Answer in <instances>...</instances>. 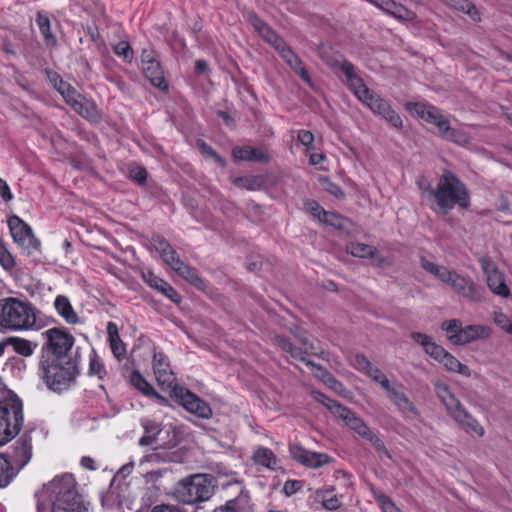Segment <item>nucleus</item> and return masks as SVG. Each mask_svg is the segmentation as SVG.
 I'll list each match as a JSON object with an SVG mask.
<instances>
[{
    "instance_id": "nucleus-1",
    "label": "nucleus",
    "mask_w": 512,
    "mask_h": 512,
    "mask_svg": "<svg viewBox=\"0 0 512 512\" xmlns=\"http://www.w3.org/2000/svg\"><path fill=\"white\" fill-rule=\"evenodd\" d=\"M37 512H85L76 490L73 475L65 473L53 478L36 493Z\"/></svg>"
},
{
    "instance_id": "nucleus-2",
    "label": "nucleus",
    "mask_w": 512,
    "mask_h": 512,
    "mask_svg": "<svg viewBox=\"0 0 512 512\" xmlns=\"http://www.w3.org/2000/svg\"><path fill=\"white\" fill-rule=\"evenodd\" d=\"M421 195L431 202L432 210L442 215H446L456 205L461 208H468L470 205L465 185L450 171L442 174L435 188H423Z\"/></svg>"
},
{
    "instance_id": "nucleus-3",
    "label": "nucleus",
    "mask_w": 512,
    "mask_h": 512,
    "mask_svg": "<svg viewBox=\"0 0 512 512\" xmlns=\"http://www.w3.org/2000/svg\"><path fill=\"white\" fill-rule=\"evenodd\" d=\"M342 71L346 76L348 87L355 94V96L366 105L374 114L380 115L391 126L395 128H402L403 122L400 115L391 107V105L381 98L374 91L370 90L354 73V68L351 64L345 63L342 66Z\"/></svg>"
},
{
    "instance_id": "nucleus-4",
    "label": "nucleus",
    "mask_w": 512,
    "mask_h": 512,
    "mask_svg": "<svg viewBox=\"0 0 512 512\" xmlns=\"http://www.w3.org/2000/svg\"><path fill=\"white\" fill-rule=\"evenodd\" d=\"M405 108L413 116L434 125L441 138L461 146L469 144V136L462 130L452 128L448 117L437 107L424 102H407Z\"/></svg>"
},
{
    "instance_id": "nucleus-5",
    "label": "nucleus",
    "mask_w": 512,
    "mask_h": 512,
    "mask_svg": "<svg viewBox=\"0 0 512 512\" xmlns=\"http://www.w3.org/2000/svg\"><path fill=\"white\" fill-rule=\"evenodd\" d=\"M40 377L53 391L70 387L78 374V368L70 357L42 356L39 364Z\"/></svg>"
},
{
    "instance_id": "nucleus-6",
    "label": "nucleus",
    "mask_w": 512,
    "mask_h": 512,
    "mask_svg": "<svg viewBox=\"0 0 512 512\" xmlns=\"http://www.w3.org/2000/svg\"><path fill=\"white\" fill-rule=\"evenodd\" d=\"M36 327V311L31 303L14 297L0 299V328L11 331Z\"/></svg>"
},
{
    "instance_id": "nucleus-7",
    "label": "nucleus",
    "mask_w": 512,
    "mask_h": 512,
    "mask_svg": "<svg viewBox=\"0 0 512 512\" xmlns=\"http://www.w3.org/2000/svg\"><path fill=\"white\" fill-rule=\"evenodd\" d=\"M436 396L445 406L448 415L460 425L466 433H474L479 437L485 434L484 427L461 404L451 391L448 384L439 380L433 382Z\"/></svg>"
},
{
    "instance_id": "nucleus-8",
    "label": "nucleus",
    "mask_w": 512,
    "mask_h": 512,
    "mask_svg": "<svg viewBox=\"0 0 512 512\" xmlns=\"http://www.w3.org/2000/svg\"><path fill=\"white\" fill-rule=\"evenodd\" d=\"M311 395L317 402L324 405L335 417L342 419L351 430L369 441L377 451L387 453L383 441L380 440L355 413L318 391H312Z\"/></svg>"
},
{
    "instance_id": "nucleus-9",
    "label": "nucleus",
    "mask_w": 512,
    "mask_h": 512,
    "mask_svg": "<svg viewBox=\"0 0 512 512\" xmlns=\"http://www.w3.org/2000/svg\"><path fill=\"white\" fill-rule=\"evenodd\" d=\"M23 404L16 395L0 401V446L10 442L22 429Z\"/></svg>"
},
{
    "instance_id": "nucleus-10",
    "label": "nucleus",
    "mask_w": 512,
    "mask_h": 512,
    "mask_svg": "<svg viewBox=\"0 0 512 512\" xmlns=\"http://www.w3.org/2000/svg\"><path fill=\"white\" fill-rule=\"evenodd\" d=\"M249 21L254 29L263 37V39L271 44L284 59V61L307 83L311 82L308 72L303 67L298 56L286 45V43L267 26L255 14H249Z\"/></svg>"
},
{
    "instance_id": "nucleus-11",
    "label": "nucleus",
    "mask_w": 512,
    "mask_h": 512,
    "mask_svg": "<svg viewBox=\"0 0 512 512\" xmlns=\"http://www.w3.org/2000/svg\"><path fill=\"white\" fill-rule=\"evenodd\" d=\"M411 338L420 345L426 354L440 363L448 372L456 373L465 377L471 376L470 368L462 364L455 356L438 345L431 336L420 333H411Z\"/></svg>"
},
{
    "instance_id": "nucleus-12",
    "label": "nucleus",
    "mask_w": 512,
    "mask_h": 512,
    "mask_svg": "<svg viewBox=\"0 0 512 512\" xmlns=\"http://www.w3.org/2000/svg\"><path fill=\"white\" fill-rule=\"evenodd\" d=\"M213 495L212 478L196 474L178 482L175 489V496L178 501L184 504L203 502Z\"/></svg>"
},
{
    "instance_id": "nucleus-13",
    "label": "nucleus",
    "mask_w": 512,
    "mask_h": 512,
    "mask_svg": "<svg viewBox=\"0 0 512 512\" xmlns=\"http://www.w3.org/2000/svg\"><path fill=\"white\" fill-rule=\"evenodd\" d=\"M55 89L61 94L65 102L80 116L91 121L98 122L101 116L93 101L86 99L69 83L63 81L58 75L50 78Z\"/></svg>"
},
{
    "instance_id": "nucleus-14",
    "label": "nucleus",
    "mask_w": 512,
    "mask_h": 512,
    "mask_svg": "<svg viewBox=\"0 0 512 512\" xmlns=\"http://www.w3.org/2000/svg\"><path fill=\"white\" fill-rule=\"evenodd\" d=\"M144 436L139 439L141 446L155 445L157 448H171L177 443V433L172 426L161 428L158 423L150 419L142 420Z\"/></svg>"
},
{
    "instance_id": "nucleus-15",
    "label": "nucleus",
    "mask_w": 512,
    "mask_h": 512,
    "mask_svg": "<svg viewBox=\"0 0 512 512\" xmlns=\"http://www.w3.org/2000/svg\"><path fill=\"white\" fill-rule=\"evenodd\" d=\"M8 227L13 241L30 255L40 248V241L36 238L32 228L20 217L13 215L8 218Z\"/></svg>"
},
{
    "instance_id": "nucleus-16",
    "label": "nucleus",
    "mask_w": 512,
    "mask_h": 512,
    "mask_svg": "<svg viewBox=\"0 0 512 512\" xmlns=\"http://www.w3.org/2000/svg\"><path fill=\"white\" fill-rule=\"evenodd\" d=\"M479 263L491 293L504 299L511 297V290L506 283V277L492 259L489 256H482L479 258Z\"/></svg>"
},
{
    "instance_id": "nucleus-17",
    "label": "nucleus",
    "mask_w": 512,
    "mask_h": 512,
    "mask_svg": "<svg viewBox=\"0 0 512 512\" xmlns=\"http://www.w3.org/2000/svg\"><path fill=\"white\" fill-rule=\"evenodd\" d=\"M46 339L47 352L43 356L69 357L67 352L72 348L74 338L60 328H51L42 334Z\"/></svg>"
},
{
    "instance_id": "nucleus-18",
    "label": "nucleus",
    "mask_w": 512,
    "mask_h": 512,
    "mask_svg": "<svg viewBox=\"0 0 512 512\" xmlns=\"http://www.w3.org/2000/svg\"><path fill=\"white\" fill-rule=\"evenodd\" d=\"M173 394L181 406L196 416L208 419L212 416L210 406L198 396L183 387H174Z\"/></svg>"
},
{
    "instance_id": "nucleus-19",
    "label": "nucleus",
    "mask_w": 512,
    "mask_h": 512,
    "mask_svg": "<svg viewBox=\"0 0 512 512\" xmlns=\"http://www.w3.org/2000/svg\"><path fill=\"white\" fill-rule=\"evenodd\" d=\"M420 266L441 283L449 286L454 292H456L459 282L463 281V275L448 269L444 265L434 263L425 257L420 259Z\"/></svg>"
},
{
    "instance_id": "nucleus-20",
    "label": "nucleus",
    "mask_w": 512,
    "mask_h": 512,
    "mask_svg": "<svg viewBox=\"0 0 512 512\" xmlns=\"http://www.w3.org/2000/svg\"><path fill=\"white\" fill-rule=\"evenodd\" d=\"M32 458V439L29 435H23L13 445L9 463L11 470L17 472L23 469Z\"/></svg>"
},
{
    "instance_id": "nucleus-21",
    "label": "nucleus",
    "mask_w": 512,
    "mask_h": 512,
    "mask_svg": "<svg viewBox=\"0 0 512 512\" xmlns=\"http://www.w3.org/2000/svg\"><path fill=\"white\" fill-rule=\"evenodd\" d=\"M142 69L150 83L162 90H166L168 85L164 79L163 71L159 62L154 58L151 51H143L141 55Z\"/></svg>"
},
{
    "instance_id": "nucleus-22",
    "label": "nucleus",
    "mask_w": 512,
    "mask_h": 512,
    "mask_svg": "<svg viewBox=\"0 0 512 512\" xmlns=\"http://www.w3.org/2000/svg\"><path fill=\"white\" fill-rule=\"evenodd\" d=\"M289 452L293 459L310 468H319L331 461L328 455L305 450L299 445H291Z\"/></svg>"
},
{
    "instance_id": "nucleus-23",
    "label": "nucleus",
    "mask_w": 512,
    "mask_h": 512,
    "mask_svg": "<svg viewBox=\"0 0 512 512\" xmlns=\"http://www.w3.org/2000/svg\"><path fill=\"white\" fill-rule=\"evenodd\" d=\"M152 365L158 385L164 388H171L175 378L170 369L166 355L162 352H155L153 355Z\"/></svg>"
},
{
    "instance_id": "nucleus-24",
    "label": "nucleus",
    "mask_w": 512,
    "mask_h": 512,
    "mask_svg": "<svg viewBox=\"0 0 512 512\" xmlns=\"http://www.w3.org/2000/svg\"><path fill=\"white\" fill-rule=\"evenodd\" d=\"M388 393L389 400L404 414L415 415L417 409L413 403L408 399L403 391V388L399 384H389V388L385 389Z\"/></svg>"
},
{
    "instance_id": "nucleus-25",
    "label": "nucleus",
    "mask_w": 512,
    "mask_h": 512,
    "mask_svg": "<svg viewBox=\"0 0 512 512\" xmlns=\"http://www.w3.org/2000/svg\"><path fill=\"white\" fill-rule=\"evenodd\" d=\"M401 21H412L416 15L393 0H366Z\"/></svg>"
},
{
    "instance_id": "nucleus-26",
    "label": "nucleus",
    "mask_w": 512,
    "mask_h": 512,
    "mask_svg": "<svg viewBox=\"0 0 512 512\" xmlns=\"http://www.w3.org/2000/svg\"><path fill=\"white\" fill-rule=\"evenodd\" d=\"M455 293L473 303L482 302L485 298L483 289L471 277L464 275Z\"/></svg>"
},
{
    "instance_id": "nucleus-27",
    "label": "nucleus",
    "mask_w": 512,
    "mask_h": 512,
    "mask_svg": "<svg viewBox=\"0 0 512 512\" xmlns=\"http://www.w3.org/2000/svg\"><path fill=\"white\" fill-rule=\"evenodd\" d=\"M144 281L153 289L161 292L167 298H169L174 303H180L181 297L177 293V291L166 281L157 277L152 272H144L143 274Z\"/></svg>"
},
{
    "instance_id": "nucleus-28",
    "label": "nucleus",
    "mask_w": 512,
    "mask_h": 512,
    "mask_svg": "<svg viewBox=\"0 0 512 512\" xmlns=\"http://www.w3.org/2000/svg\"><path fill=\"white\" fill-rule=\"evenodd\" d=\"M301 344L303 345V348H299L294 346L291 342H289L287 339L282 337H277L276 341L278 346L285 352L289 353L291 357H293L296 360H299L303 362L306 365V362L309 361L306 358V354L313 350L312 344H310L306 337H300L299 338Z\"/></svg>"
},
{
    "instance_id": "nucleus-29",
    "label": "nucleus",
    "mask_w": 512,
    "mask_h": 512,
    "mask_svg": "<svg viewBox=\"0 0 512 512\" xmlns=\"http://www.w3.org/2000/svg\"><path fill=\"white\" fill-rule=\"evenodd\" d=\"M492 331L488 326L481 324H474L462 327L458 335L457 345H466L478 339H485L491 335Z\"/></svg>"
},
{
    "instance_id": "nucleus-30",
    "label": "nucleus",
    "mask_w": 512,
    "mask_h": 512,
    "mask_svg": "<svg viewBox=\"0 0 512 512\" xmlns=\"http://www.w3.org/2000/svg\"><path fill=\"white\" fill-rule=\"evenodd\" d=\"M54 308L58 315L68 324L76 325L80 323V318L74 310L68 297L58 295L54 300Z\"/></svg>"
},
{
    "instance_id": "nucleus-31",
    "label": "nucleus",
    "mask_w": 512,
    "mask_h": 512,
    "mask_svg": "<svg viewBox=\"0 0 512 512\" xmlns=\"http://www.w3.org/2000/svg\"><path fill=\"white\" fill-rule=\"evenodd\" d=\"M232 155L235 159L245 161L267 162L269 160L265 150L251 146L236 147L232 150Z\"/></svg>"
},
{
    "instance_id": "nucleus-32",
    "label": "nucleus",
    "mask_w": 512,
    "mask_h": 512,
    "mask_svg": "<svg viewBox=\"0 0 512 512\" xmlns=\"http://www.w3.org/2000/svg\"><path fill=\"white\" fill-rule=\"evenodd\" d=\"M131 384L144 395L149 397H154L159 400L161 403H166L167 400L158 394L153 386L146 381V379L138 372L133 371L130 375Z\"/></svg>"
},
{
    "instance_id": "nucleus-33",
    "label": "nucleus",
    "mask_w": 512,
    "mask_h": 512,
    "mask_svg": "<svg viewBox=\"0 0 512 512\" xmlns=\"http://www.w3.org/2000/svg\"><path fill=\"white\" fill-rule=\"evenodd\" d=\"M334 488H321L315 492V500L322 504L326 510H336L341 506L340 498L333 493Z\"/></svg>"
},
{
    "instance_id": "nucleus-34",
    "label": "nucleus",
    "mask_w": 512,
    "mask_h": 512,
    "mask_svg": "<svg viewBox=\"0 0 512 512\" xmlns=\"http://www.w3.org/2000/svg\"><path fill=\"white\" fill-rule=\"evenodd\" d=\"M253 460L256 464L262 465L270 470H277L280 468L279 460L270 449L266 447H259L253 454Z\"/></svg>"
},
{
    "instance_id": "nucleus-35",
    "label": "nucleus",
    "mask_w": 512,
    "mask_h": 512,
    "mask_svg": "<svg viewBox=\"0 0 512 512\" xmlns=\"http://www.w3.org/2000/svg\"><path fill=\"white\" fill-rule=\"evenodd\" d=\"M173 270L197 289L203 290L205 288V283L203 279L197 274V272L193 268L189 267L182 261Z\"/></svg>"
},
{
    "instance_id": "nucleus-36",
    "label": "nucleus",
    "mask_w": 512,
    "mask_h": 512,
    "mask_svg": "<svg viewBox=\"0 0 512 512\" xmlns=\"http://www.w3.org/2000/svg\"><path fill=\"white\" fill-rule=\"evenodd\" d=\"M7 345L12 347L14 352L24 357L31 356L35 349V345L33 346L29 340L20 337L9 338Z\"/></svg>"
},
{
    "instance_id": "nucleus-37",
    "label": "nucleus",
    "mask_w": 512,
    "mask_h": 512,
    "mask_svg": "<svg viewBox=\"0 0 512 512\" xmlns=\"http://www.w3.org/2000/svg\"><path fill=\"white\" fill-rule=\"evenodd\" d=\"M462 323L458 319H450L442 322L441 328L445 332L447 339L454 345L458 343V335L462 330Z\"/></svg>"
},
{
    "instance_id": "nucleus-38",
    "label": "nucleus",
    "mask_w": 512,
    "mask_h": 512,
    "mask_svg": "<svg viewBox=\"0 0 512 512\" xmlns=\"http://www.w3.org/2000/svg\"><path fill=\"white\" fill-rule=\"evenodd\" d=\"M36 23L47 45H54L56 43V40L51 32L50 19L45 14L39 12L36 16Z\"/></svg>"
},
{
    "instance_id": "nucleus-39",
    "label": "nucleus",
    "mask_w": 512,
    "mask_h": 512,
    "mask_svg": "<svg viewBox=\"0 0 512 512\" xmlns=\"http://www.w3.org/2000/svg\"><path fill=\"white\" fill-rule=\"evenodd\" d=\"M347 252L354 257L370 258L375 255V248L363 243L351 242L346 246Z\"/></svg>"
},
{
    "instance_id": "nucleus-40",
    "label": "nucleus",
    "mask_w": 512,
    "mask_h": 512,
    "mask_svg": "<svg viewBox=\"0 0 512 512\" xmlns=\"http://www.w3.org/2000/svg\"><path fill=\"white\" fill-rule=\"evenodd\" d=\"M306 366L311 369L317 378H319L322 382L329 385L330 387L335 388L339 384L327 370L315 364L314 362L307 361Z\"/></svg>"
},
{
    "instance_id": "nucleus-41",
    "label": "nucleus",
    "mask_w": 512,
    "mask_h": 512,
    "mask_svg": "<svg viewBox=\"0 0 512 512\" xmlns=\"http://www.w3.org/2000/svg\"><path fill=\"white\" fill-rule=\"evenodd\" d=\"M319 221L323 224L335 227L340 230L346 229L348 223V220L342 216L326 210H324V213H322Z\"/></svg>"
},
{
    "instance_id": "nucleus-42",
    "label": "nucleus",
    "mask_w": 512,
    "mask_h": 512,
    "mask_svg": "<svg viewBox=\"0 0 512 512\" xmlns=\"http://www.w3.org/2000/svg\"><path fill=\"white\" fill-rule=\"evenodd\" d=\"M450 5L471 17L473 21H480V14L474 4L468 0H451Z\"/></svg>"
},
{
    "instance_id": "nucleus-43",
    "label": "nucleus",
    "mask_w": 512,
    "mask_h": 512,
    "mask_svg": "<svg viewBox=\"0 0 512 512\" xmlns=\"http://www.w3.org/2000/svg\"><path fill=\"white\" fill-rule=\"evenodd\" d=\"M14 477L9 461L0 456V487H6Z\"/></svg>"
},
{
    "instance_id": "nucleus-44",
    "label": "nucleus",
    "mask_w": 512,
    "mask_h": 512,
    "mask_svg": "<svg viewBox=\"0 0 512 512\" xmlns=\"http://www.w3.org/2000/svg\"><path fill=\"white\" fill-rule=\"evenodd\" d=\"M0 265L6 271H12L16 266V260L4 242L0 244Z\"/></svg>"
},
{
    "instance_id": "nucleus-45",
    "label": "nucleus",
    "mask_w": 512,
    "mask_h": 512,
    "mask_svg": "<svg viewBox=\"0 0 512 512\" xmlns=\"http://www.w3.org/2000/svg\"><path fill=\"white\" fill-rule=\"evenodd\" d=\"M89 372L90 374L97 376L99 379H102L106 374L103 362L94 351L90 354Z\"/></svg>"
},
{
    "instance_id": "nucleus-46",
    "label": "nucleus",
    "mask_w": 512,
    "mask_h": 512,
    "mask_svg": "<svg viewBox=\"0 0 512 512\" xmlns=\"http://www.w3.org/2000/svg\"><path fill=\"white\" fill-rule=\"evenodd\" d=\"M365 374L373 381L378 383L384 390L389 388L390 381L386 375L375 365H372Z\"/></svg>"
},
{
    "instance_id": "nucleus-47",
    "label": "nucleus",
    "mask_w": 512,
    "mask_h": 512,
    "mask_svg": "<svg viewBox=\"0 0 512 512\" xmlns=\"http://www.w3.org/2000/svg\"><path fill=\"white\" fill-rule=\"evenodd\" d=\"M492 320L495 325L506 333L512 334V322L507 315L501 311H495L492 314Z\"/></svg>"
},
{
    "instance_id": "nucleus-48",
    "label": "nucleus",
    "mask_w": 512,
    "mask_h": 512,
    "mask_svg": "<svg viewBox=\"0 0 512 512\" xmlns=\"http://www.w3.org/2000/svg\"><path fill=\"white\" fill-rule=\"evenodd\" d=\"M114 52L122 57L127 62H131L133 59V50L130 44L126 41H121L114 46Z\"/></svg>"
},
{
    "instance_id": "nucleus-49",
    "label": "nucleus",
    "mask_w": 512,
    "mask_h": 512,
    "mask_svg": "<svg viewBox=\"0 0 512 512\" xmlns=\"http://www.w3.org/2000/svg\"><path fill=\"white\" fill-rule=\"evenodd\" d=\"M163 260L174 269L180 262V258L178 257L176 251L172 248V246L168 247L165 252L160 254Z\"/></svg>"
},
{
    "instance_id": "nucleus-50",
    "label": "nucleus",
    "mask_w": 512,
    "mask_h": 512,
    "mask_svg": "<svg viewBox=\"0 0 512 512\" xmlns=\"http://www.w3.org/2000/svg\"><path fill=\"white\" fill-rule=\"evenodd\" d=\"M353 365L357 370L366 373L373 364L363 354H356Z\"/></svg>"
},
{
    "instance_id": "nucleus-51",
    "label": "nucleus",
    "mask_w": 512,
    "mask_h": 512,
    "mask_svg": "<svg viewBox=\"0 0 512 512\" xmlns=\"http://www.w3.org/2000/svg\"><path fill=\"white\" fill-rule=\"evenodd\" d=\"M109 342H110V347H111V350H112V353L114 354V356L117 359L123 358L126 354V348H125V345L122 342V340L119 338V339H115V340H112Z\"/></svg>"
},
{
    "instance_id": "nucleus-52",
    "label": "nucleus",
    "mask_w": 512,
    "mask_h": 512,
    "mask_svg": "<svg viewBox=\"0 0 512 512\" xmlns=\"http://www.w3.org/2000/svg\"><path fill=\"white\" fill-rule=\"evenodd\" d=\"M302 487V483L298 480H288L284 483L283 492L286 496H291L299 491Z\"/></svg>"
},
{
    "instance_id": "nucleus-53",
    "label": "nucleus",
    "mask_w": 512,
    "mask_h": 512,
    "mask_svg": "<svg viewBox=\"0 0 512 512\" xmlns=\"http://www.w3.org/2000/svg\"><path fill=\"white\" fill-rule=\"evenodd\" d=\"M198 146H199L200 150L202 151V153L213 157L215 159V161H217L222 166L225 165V161L210 146H208L207 144H205L204 142H201V141L198 142Z\"/></svg>"
},
{
    "instance_id": "nucleus-54",
    "label": "nucleus",
    "mask_w": 512,
    "mask_h": 512,
    "mask_svg": "<svg viewBox=\"0 0 512 512\" xmlns=\"http://www.w3.org/2000/svg\"><path fill=\"white\" fill-rule=\"evenodd\" d=\"M305 209L318 220L320 219L324 209L315 201H308L305 203Z\"/></svg>"
},
{
    "instance_id": "nucleus-55",
    "label": "nucleus",
    "mask_w": 512,
    "mask_h": 512,
    "mask_svg": "<svg viewBox=\"0 0 512 512\" xmlns=\"http://www.w3.org/2000/svg\"><path fill=\"white\" fill-rule=\"evenodd\" d=\"M298 140L306 147H311L314 142V135L308 130H300L298 132Z\"/></svg>"
},
{
    "instance_id": "nucleus-56",
    "label": "nucleus",
    "mask_w": 512,
    "mask_h": 512,
    "mask_svg": "<svg viewBox=\"0 0 512 512\" xmlns=\"http://www.w3.org/2000/svg\"><path fill=\"white\" fill-rule=\"evenodd\" d=\"M130 176L138 183H143L146 179L147 173L144 168L135 166L130 169Z\"/></svg>"
},
{
    "instance_id": "nucleus-57",
    "label": "nucleus",
    "mask_w": 512,
    "mask_h": 512,
    "mask_svg": "<svg viewBox=\"0 0 512 512\" xmlns=\"http://www.w3.org/2000/svg\"><path fill=\"white\" fill-rule=\"evenodd\" d=\"M0 196L6 202L11 201L13 199V195L11 193L8 183L2 178H0Z\"/></svg>"
},
{
    "instance_id": "nucleus-58",
    "label": "nucleus",
    "mask_w": 512,
    "mask_h": 512,
    "mask_svg": "<svg viewBox=\"0 0 512 512\" xmlns=\"http://www.w3.org/2000/svg\"><path fill=\"white\" fill-rule=\"evenodd\" d=\"M153 246L160 254L165 252L171 245L163 238L156 237L153 239Z\"/></svg>"
},
{
    "instance_id": "nucleus-59",
    "label": "nucleus",
    "mask_w": 512,
    "mask_h": 512,
    "mask_svg": "<svg viewBox=\"0 0 512 512\" xmlns=\"http://www.w3.org/2000/svg\"><path fill=\"white\" fill-rule=\"evenodd\" d=\"M106 330L109 341L120 338L118 326L114 322H108Z\"/></svg>"
},
{
    "instance_id": "nucleus-60",
    "label": "nucleus",
    "mask_w": 512,
    "mask_h": 512,
    "mask_svg": "<svg viewBox=\"0 0 512 512\" xmlns=\"http://www.w3.org/2000/svg\"><path fill=\"white\" fill-rule=\"evenodd\" d=\"M151 512H184L179 507L174 505H157L155 506Z\"/></svg>"
},
{
    "instance_id": "nucleus-61",
    "label": "nucleus",
    "mask_w": 512,
    "mask_h": 512,
    "mask_svg": "<svg viewBox=\"0 0 512 512\" xmlns=\"http://www.w3.org/2000/svg\"><path fill=\"white\" fill-rule=\"evenodd\" d=\"M373 259V262L376 266L385 268L390 266V261L384 258L383 256L379 255L377 250L375 249V255L374 257H371Z\"/></svg>"
},
{
    "instance_id": "nucleus-62",
    "label": "nucleus",
    "mask_w": 512,
    "mask_h": 512,
    "mask_svg": "<svg viewBox=\"0 0 512 512\" xmlns=\"http://www.w3.org/2000/svg\"><path fill=\"white\" fill-rule=\"evenodd\" d=\"M381 507L383 512H401L389 499H382Z\"/></svg>"
},
{
    "instance_id": "nucleus-63",
    "label": "nucleus",
    "mask_w": 512,
    "mask_h": 512,
    "mask_svg": "<svg viewBox=\"0 0 512 512\" xmlns=\"http://www.w3.org/2000/svg\"><path fill=\"white\" fill-rule=\"evenodd\" d=\"M214 512H237L236 503L233 501L228 502L225 506L218 507Z\"/></svg>"
},
{
    "instance_id": "nucleus-64",
    "label": "nucleus",
    "mask_w": 512,
    "mask_h": 512,
    "mask_svg": "<svg viewBox=\"0 0 512 512\" xmlns=\"http://www.w3.org/2000/svg\"><path fill=\"white\" fill-rule=\"evenodd\" d=\"M81 466L88 470H95V462L91 457H82Z\"/></svg>"
}]
</instances>
